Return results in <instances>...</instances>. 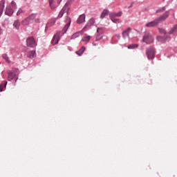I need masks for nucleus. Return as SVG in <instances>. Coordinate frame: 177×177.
I'll return each instance as SVG.
<instances>
[{"label":"nucleus","instance_id":"obj_20","mask_svg":"<svg viewBox=\"0 0 177 177\" xmlns=\"http://www.w3.org/2000/svg\"><path fill=\"white\" fill-rule=\"evenodd\" d=\"M20 21L19 19H17L13 23V27L16 28V30H19L20 28Z\"/></svg>","mask_w":177,"mask_h":177},{"label":"nucleus","instance_id":"obj_31","mask_svg":"<svg viewBox=\"0 0 177 177\" xmlns=\"http://www.w3.org/2000/svg\"><path fill=\"white\" fill-rule=\"evenodd\" d=\"M2 57L6 60V62H7V63H9V58L8 57V55L3 54Z\"/></svg>","mask_w":177,"mask_h":177},{"label":"nucleus","instance_id":"obj_22","mask_svg":"<svg viewBox=\"0 0 177 177\" xmlns=\"http://www.w3.org/2000/svg\"><path fill=\"white\" fill-rule=\"evenodd\" d=\"M6 85H8V82L3 81V84H0V92L3 91V88H6Z\"/></svg>","mask_w":177,"mask_h":177},{"label":"nucleus","instance_id":"obj_40","mask_svg":"<svg viewBox=\"0 0 177 177\" xmlns=\"http://www.w3.org/2000/svg\"><path fill=\"white\" fill-rule=\"evenodd\" d=\"M132 8V4L130 6H129V8Z\"/></svg>","mask_w":177,"mask_h":177},{"label":"nucleus","instance_id":"obj_18","mask_svg":"<svg viewBox=\"0 0 177 177\" xmlns=\"http://www.w3.org/2000/svg\"><path fill=\"white\" fill-rule=\"evenodd\" d=\"M8 80L9 81H12V80H13V78H15V77H16V74H15L14 73H12L10 71H8Z\"/></svg>","mask_w":177,"mask_h":177},{"label":"nucleus","instance_id":"obj_38","mask_svg":"<svg viewBox=\"0 0 177 177\" xmlns=\"http://www.w3.org/2000/svg\"><path fill=\"white\" fill-rule=\"evenodd\" d=\"M0 35H2V28L0 27Z\"/></svg>","mask_w":177,"mask_h":177},{"label":"nucleus","instance_id":"obj_5","mask_svg":"<svg viewBox=\"0 0 177 177\" xmlns=\"http://www.w3.org/2000/svg\"><path fill=\"white\" fill-rule=\"evenodd\" d=\"M147 56L148 59H154L155 50L154 47L151 46L147 49Z\"/></svg>","mask_w":177,"mask_h":177},{"label":"nucleus","instance_id":"obj_14","mask_svg":"<svg viewBox=\"0 0 177 177\" xmlns=\"http://www.w3.org/2000/svg\"><path fill=\"white\" fill-rule=\"evenodd\" d=\"M85 22V14L81 15L77 19V24H82Z\"/></svg>","mask_w":177,"mask_h":177},{"label":"nucleus","instance_id":"obj_8","mask_svg":"<svg viewBox=\"0 0 177 177\" xmlns=\"http://www.w3.org/2000/svg\"><path fill=\"white\" fill-rule=\"evenodd\" d=\"M59 41H60V32H57L51 41V44L53 45H56V44L59 43Z\"/></svg>","mask_w":177,"mask_h":177},{"label":"nucleus","instance_id":"obj_37","mask_svg":"<svg viewBox=\"0 0 177 177\" xmlns=\"http://www.w3.org/2000/svg\"><path fill=\"white\" fill-rule=\"evenodd\" d=\"M99 39H100V38H99V35H97V37L95 39V41H99Z\"/></svg>","mask_w":177,"mask_h":177},{"label":"nucleus","instance_id":"obj_9","mask_svg":"<svg viewBox=\"0 0 177 177\" xmlns=\"http://www.w3.org/2000/svg\"><path fill=\"white\" fill-rule=\"evenodd\" d=\"M158 19L156 18L154 21L148 22L145 24V27L150 28V27H157L158 26Z\"/></svg>","mask_w":177,"mask_h":177},{"label":"nucleus","instance_id":"obj_2","mask_svg":"<svg viewBox=\"0 0 177 177\" xmlns=\"http://www.w3.org/2000/svg\"><path fill=\"white\" fill-rule=\"evenodd\" d=\"M154 41V38L149 32H145V35L142 39V42H145L146 44H153Z\"/></svg>","mask_w":177,"mask_h":177},{"label":"nucleus","instance_id":"obj_10","mask_svg":"<svg viewBox=\"0 0 177 177\" xmlns=\"http://www.w3.org/2000/svg\"><path fill=\"white\" fill-rule=\"evenodd\" d=\"M132 31V28H128L126 30L123 31L122 33V38L125 39V38H128L129 37V33Z\"/></svg>","mask_w":177,"mask_h":177},{"label":"nucleus","instance_id":"obj_25","mask_svg":"<svg viewBox=\"0 0 177 177\" xmlns=\"http://www.w3.org/2000/svg\"><path fill=\"white\" fill-rule=\"evenodd\" d=\"M84 51L85 47H82L78 51H76V54L78 55V56H81Z\"/></svg>","mask_w":177,"mask_h":177},{"label":"nucleus","instance_id":"obj_30","mask_svg":"<svg viewBox=\"0 0 177 177\" xmlns=\"http://www.w3.org/2000/svg\"><path fill=\"white\" fill-rule=\"evenodd\" d=\"M158 30H159V32H160V34H164V35H165L167 34V32L165 31V29H162V28H158Z\"/></svg>","mask_w":177,"mask_h":177},{"label":"nucleus","instance_id":"obj_7","mask_svg":"<svg viewBox=\"0 0 177 177\" xmlns=\"http://www.w3.org/2000/svg\"><path fill=\"white\" fill-rule=\"evenodd\" d=\"M95 19L93 18L90 19L87 24L82 28V32L86 31L88 28H91L93 24H95Z\"/></svg>","mask_w":177,"mask_h":177},{"label":"nucleus","instance_id":"obj_19","mask_svg":"<svg viewBox=\"0 0 177 177\" xmlns=\"http://www.w3.org/2000/svg\"><path fill=\"white\" fill-rule=\"evenodd\" d=\"M110 13V11L107 9H104L101 15H100V19H104L106 16H108V15Z\"/></svg>","mask_w":177,"mask_h":177},{"label":"nucleus","instance_id":"obj_23","mask_svg":"<svg viewBox=\"0 0 177 177\" xmlns=\"http://www.w3.org/2000/svg\"><path fill=\"white\" fill-rule=\"evenodd\" d=\"M91 38H92V36H89V35L88 36H86V37H82V41L83 42L88 43L91 40Z\"/></svg>","mask_w":177,"mask_h":177},{"label":"nucleus","instance_id":"obj_17","mask_svg":"<svg viewBox=\"0 0 177 177\" xmlns=\"http://www.w3.org/2000/svg\"><path fill=\"white\" fill-rule=\"evenodd\" d=\"M5 13L7 16H12V15H13V9H12V7H7Z\"/></svg>","mask_w":177,"mask_h":177},{"label":"nucleus","instance_id":"obj_24","mask_svg":"<svg viewBox=\"0 0 177 177\" xmlns=\"http://www.w3.org/2000/svg\"><path fill=\"white\" fill-rule=\"evenodd\" d=\"M177 32V25H175L173 28H171L169 34H175Z\"/></svg>","mask_w":177,"mask_h":177},{"label":"nucleus","instance_id":"obj_12","mask_svg":"<svg viewBox=\"0 0 177 177\" xmlns=\"http://www.w3.org/2000/svg\"><path fill=\"white\" fill-rule=\"evenodd\" d=\"M68 19H69V21L63 28V29L62 30V34H66L67 32V30L70 28V24H71V20L68 17Z\"/></svg>","mask_w":177,"mask_h":177},{"label":"nucleus","instance_id":"obj_21","mask_svg":"<svg viewBox=\"0 0 177 177\" xmlns=\"http://www.w3.org/2000/svg\"><path fill=\"white\" fill-rule=\"evenodd\" d=\"M27 56L30 59H34V57H35V56H37V53H35V51L31 50L28 53Z\"/></svg>","mask_w":177,"mask_h":177},{"label":"nucleus","instance_id":"obj_39","mask_svg":"<svg viewBox=\"0 0 177 177\" xmlns=\"http://www.w3.org/2000/svg\"><path fill=\"white\" fill-rule=\"evenodd\" d=\"M117 37H118V38H120L121 37L118 35H117Z\"/></svg>","mask_w":177,"mask_h":177},{"label":"nucleus","instance_id":"obj_3","mask_svg":"<svg viewBox=\"0 0 177 177\" xmlns=\"http://www.w3.org/2000/svg\"><path fill=\"white\" fill-rule=\"evenodd\" d=\"M26 45L27 46H30V48H35L37 46V41L33 37H28L26 39Z\"/></svg>","mask_w":177,"mask_h":177},{"label":"nucleus","instance_id":"obj_11","mask_svg":"<svg viewBox=\"0 0 177 177\" xmlns=\"http://www.w3.org/2000/svg\"><path fill=\"white\" fill-rule=\"evenodd\" d=\"M49 6L51 10H56L57 6H56V1L55 0H48Z\"/></svg>","mask_w":177,"mask_h":177},{"label":"nucleus","instance_id":"obj_16","mask_svg":"<svg viewBox=\"0 0 177 177\" xmlns=\"http://www.w3.org/2000/svg\"><path fill=\"white\" fill-rule=\"evenodd\" d=\"M5 8V0H1L0 1V17L2 16V13H3V8Z\"/></svg>","mask_w":177,"mask_h":177},{"label":"nucleus","instance_id":"obj_33","mask_svg":"<svg viewBox=\"0 0 177 177\" xmlns=\"http://www.w3.org/2000/svg\"><path fill=\"white\" fill-rule=\"evenodd\" d=\"M21 13H23V10H21V8H19L17 12V16H20Z\"/></svg>","mask_w":177,"mask_h":177},{"label":"nucleus","instance_id":"obj_27","mask_svg":"<svg viewBox=\"0 0 177 177\" xmlns=\"http://www.w3.org/2000/svg\"><path fill=\"white\" fill-rule=\"evenodd\" d=\"M138 46H139L138 44H130L128 46V49H136Z\"/></svg>","mask_w":177,"mask_h":177},{"label":"nucleus","instance_id":"obj_4","mask_svg":"<svg viewBox=\"0 0 177 177\" xmlns=\"http://www.w3.org/2000/svg\"><path fill=\"white\" fill-rule=\"evenodd\" d=\"M122 15V12H119L118 13H112L111 21H113V23H121V20L116 19V17H121Z\"/></svg>","mask_w":177,"mask_h":177},{"label":"nucleus","instance_id":"obj_13","mask_svg":"<svg viewBox=\"0 0 177 177\" xmlns=\"http://www.w3.org/2000/svg\"><path fill=\"white\" fill-rule=\"evenodd\" d=\"M70 5H71V3L70 1H67L65 5L64 6V7L62 8V9H64L63 12L64 13H67V15H68V12L70 10Z\"/></svg>","mask_w":177,"mask_h":177},{"label":"nucleus","instance_id":"obj_28","mask_svg":"<svg viewBox=\"0 0 177 177\" xmlns=\"http://www.w3.org/2000/svg\"><path fill=\"white\" fill-rule=\"evenodd\" d=\"M163 12H165V7L156 10V13H163Z\"/></svg>","mask_w":177,"mask_h":177},{"label":"nucleus","instance_id":"obj_6","mask_svg":"<svg viewBox=\"0 0 177 177\" xmlns=\"http://www.w3.org/2000/svg\"><path fill=\"white\" fill-rule=\"evenodd\" d=\"M169 16V11H166L164 14L160 15L158 18H156L158 19V21L160 23V21H165L167 19H168Z\"/></svg>","mask_w":177,"mask_h":177},{"label":"nucleus","instance_id":"obj_26","mask_svg":"<svg viewBox=\"0 0 177 177\" xmlns=\"http://www.w3.org/2000/svg\"><path fill=\"white\" fill-rule=\"evenodd\" d=\"M64 10H66V8H62L59 12L57 19H62L63 17V15H64Z\"/></svg>","mask_w":177,"mask_h":177},{"label":"nucleus","instance_id":"obj_29","mask_svg":"<svg viewBox=\"0 0 177 177\" xmlns=\"http://www.w3.org/2000/svg\"><path fill=\"white\" fill-rule=\"evenodd\" d=\"M11 8L12 9H17V5H16V3L15 1L11 2Z\"/></svg>","mask_w":177,"mask_h":177},{"label":"nucleus","instance_id":"obj_1","mask_svg":"<svg viewBox=\"0 0 177 177\" xmlns=\"http://www.w3.org/2000/svg\"><path fill=\"white\" fill-rule=\"evenodd\" d=\"M34 20L36 23L39 21V19H37V14H31L28 17L24 18L21 22V26H24V27H28V26L34 23Z\"/></svg>","mask_w":177,"mask_h":177},{"label":"nucleus","instance_id":"obj_34","mask_svg":"<svg viewBox=\"0 0 177 177\" xmlns=\"http://www.w3.org/2000/svg\"><path fill=\"white\" fill-rule=\"evenodd\" d=\"M157 39H158V41H162V37L158 36V37H157Z\"/></svg>","mask_w":177,"mask_h":177},{"label":"nucleus","instance_id":"obj_32","mask_svg":"<svg viewBox=\"0 0 177 177\" xmlns=\"http://www.w3.org/2000/svg\"><path fill=\"white\" fill-rule=\"evenodd\" d=\"M97 34H102L103 32V28H98L97 30Z\"/></svg>","mask_w":177,"mask_h":177},{"label":"nucleus","instance_id":"obj_35","mask_svg":"<svg viewBox=\"0 0 177 177\" xmlns=\"http://www.w3.org/2000/svg\"><path fill=\"white\" fill-rule=\"evenodd\" d=\"M74 1H75V0H68V2H69V3H71V2H74Z\"/></svg>","mask_w":177,"mask_h":177},{"label":"nucleus","instance_id":"obj_15","mask_svg":"<svg viewBox=\"0 0 177 177\" xmlns=\"http://www.w3.org/2000/svg\"><path fill=\"white\" fill-rule=\"evenodd\" d=\"M84 32H85V31L82 32V29L81 31H79V32H75L73 35H72L71 39H75V38H78V37H80V35H82V34H84Z\"/></svg>","mask_w":177,"mask_h":177},{"label":"nucleus","instance_id":"obj_36","mask_svg":"<svg viewBox=\"0 0 177 177\" xmlns=\"http://www.w3.org/2000/svg\"><path fill=\"white\" fill-rule=\"evenodd\" d=\"M55 23H56V19L53 20V24H51V26H53V24H55Z\"/></svg>","mask_w":177,"mask_h":177}]
</instances>
